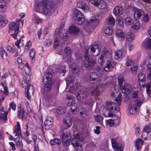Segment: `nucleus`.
Returning a JSON list of instances; mask_svg holds the SVG:
<instances>
[{
    "label": "nucleus",
    "mask_w": 151,
    "mask_h": 151,
    "mask_svg": "<svg viewBox=\"0 0 151 151\" xmlns=\"http://www.w3.org/2000/svg\"><path fill=\"white\" fill-rule=\"evenodd\" d=\"M104 86V85L101 81H98L88 88V94L86 91L81 90L78 93L76 96V98L78 100H82L87 97L88 94L98 96L100 95L101 88Z\"/></svg>",
    "instance_id": "f257e3e1"
},
{
    "label": "nucleus",
    "mask_w": 151,
    "mask_h": 151,
    "mask_svg": "<svg viewBox=\"0 0 151 151\" xmlns=\"http://www.w3.org/2000/svg\"><path fill=\"white\" fill-rule=\"evenodd\" d=\"M50 1L47 0L36 3L34 7V11L37 12L43 13L45 15L52 14L55 9L53 4Z\"/></svg>",
    "instance_id": "f03ea898"
},
{
    "label": "nucleus",
    "mask_w": 151,
    "mask_h": 151,
    "mask_svg": "<svg viewBox=\"0 0 151 151\" xmlns=\"http://www.w3.org/2000/svg\"><path fill=\"white\" fill-rule=\"evenodd\" d=\"M121 96L122 94L120 93L117 97L115 99V101L117 103V105L112 101H108L106 102V105L108 111L107 113L103 114L105 116L112 117L114 111H118L119 110V106L121 104Z\"/></svg>",
    "instance_id": "7ed1b4c3"
},
{
    "label": "nucleus",
    "mask_w": 151,
    "mask_h": 151,
    "mask_svg": "<svg viewBox=\"0 0 151 151\" xmlns=\"http://www.w3.org/2000/svg\"><path fill=\"white\" fill-rule=\"evenodd\" d=\"M63 26L61 25L60 27L57 29L55 32V40L54 42L55 47H57L60 43L59 40L61 38L63 40H67V31L63 29Z\"/></svg>",
    "instance_id": "20e7f679"
},
{
    "label": "nucleus",
    "mask_w": 151,
    "mask_h": 151,
    "mask_svg": "<svg viewBox=\"0 0 151 151\" xmlns=\"http://www.w3.org/2000/svg\"><path fill=\"white\" fill-rule=\"evenodd\" d=\"M53 72L50 69L47 71L45 73L42 81L45 84L44 87V91L47 92L50 91L52 86V78L53 76Z\"/></svg>",
    "instance_id": "39448f33"
},
{
    "label": "nucleus",
    "mask_w": 151,
    "mask_h": 151,
    "mask_svg": "<svg viewBox=\"0 0 151 151\" xmlns=\"http://www.w3.org/2000/svg\"><path fill=\"white\" fill-rule=\"evenodd\" d=\"M74 19L75 23L78 24H81L85 21L84 15L81 11L77 9L74 11Z\"/></svg>",
    "instance_id": "423d86ee"
},
{
    "label": "nucleus",
    "mask_w": 151,
    "mask_h": 151,
    "mask_svg": "<svg viewBox=\"0 0 151 151\" xmlns=\"http://www.w3.org/2000/svg\"><path fill=\"white\" fill-rule=\"evenodd\" d=\"M72 122L73 121L70 117H67L63 120V123L60 127L61 130L63 131L68 129L71 126Z\"/></svg>",
    "instance_id": "0eeeda50"
},
{
    "label": "nucleus",
    "mask_w": 151,
    "mask_h": 151,
    "mask_svg": "<svg viewBox=\"0 0 151 151\" xmlns=\"http://www.w3.org/2000/svg\"><path fill=\"white\" fill-rule=\"evenodd\" d=\"M71 137L69 133H63L62 137V144L65 147L69 145Z\"/></svg>",
    "instance_id": "6e6552de"
},
{
    "label": "nucleus",
    "mask_w": 151,
    "mask_h": 151,
    "mask_svg": "<svg viewBox=\"0 0 151 151\" xmlns=\"http://www.w3.org/2000/svg\"><path fill=\"white\" fill-rule=\"evenodd\" d=\"M112 145L115 151H122L123 149V145L121 143H118L115 139L111 140Z\"/></svg>",
    "instance_id": "1a4fd4ad"
},
{
    "label": "nucleus",
    "mask_w": 151,
    "mask_h": 151,
    "mask_svg": "<svg viewBox=\"0 0 151 151\" xmlns=\"http://www.w3.org/2000/svg\"><path fill=\"white\" fill-rule=\"evenodd\" d=\"M69 78H70L69 77H68L66 78L67 82L66 89L68 88L69 84L70 86L69 89L70 92L73 94H74L75 93L77 87L75 86H73V83L72 77H70V80L69 79Z\"/></svg>",
    "instance_id": "9d476101"
},
{
    "label": "nucleus",
    "mask_w": 151,
    "mask_h": 151,
    "mask_svg": "<svg viewBox=\"0 0 151 151\" xmlns=\"http://www.w3.org/2000/svg\"><path fill=\"white\" fill-rule=\"evenodd\" d=\"M90 52L94 56H97L101 52V49L95 45H92L90 46Z\"/></svg>",
    "instance_id": "9b49d317"
},
{
    "label": "nucleus",
    "mask_w": 151,
    "mask_h": 151,
    "mask_svg": "<svg viewBox=\"0 0 151 151\" xmlns=\"http://www.w3.org/2000/svg\"><path fill=\"white\" fill-rule=\"evenodd\" d=\"M96 63V61L94 60L90 59L89 58L85 59L83 61L84 66L88 69L92 68Z\"/></svg>",
    "instance_id": "f8f14e48"
},
{
    "label": "nucleus",
    "mask_w": 151,
    "mask_h": 151,
    "mask_svg": "<svg viewBox=\"0 0 151 151\" xmlns=\"http://www.w3.org/2000/svg\"><path fill=\"white\" fill-rule=\"evenodd\" d=\"M134 13V16L136 20L139 19L144 14L143 11L137 8H134L132 10Z\"/></svg>",
    "instance_id": "ddd939ff"
},
{
    "label": "nucleus",
    "mask_w": 151,
    "mask_h": 151,
    "mask_svg": "<svg viewBox=\"0 0 151 151\" xmlns=\"http://www.w3.org/2000/svg\"><path fill=\"white\" fill-rule=\"evenodd\" d=\"M73 135L74 137L72 139L71 142H72L73 140H75L76 142V141L78 143L83 141V138L82 134L80 132H75L74 133Z\"/></svg>",
    "instance_id": "4468645a"
},
{
    "label": "nucleus",
    "mask_w": 151,
    "mask_h": 151,
    "mask_svg": "<svg viewBox=\"0 0 151 151\" xmlns=\"http://www.w3.org/2000/svg\"><path fill=\"white\" fill-rule=\"evenodd\" d=\"M77 6L78 7L82 9L85 12H87L89 10V7L83 1H79L77 2Z\"/></svg>",
    "instance_id": "2eb2a0df"
},
{
    "label": "nucleus",
    "mask_w": 151,
    "mask_h": 151,
    "mask_svg": "<svg viewBox=\"0 0 151 151\" xmlns=\"http://www.w3.org/2000/svg\"><path fill=\"white\" fill-rule=\"evenodd\" d=\"M17 110V115L18 118L19 119L21 118L22 120L25 119L26 117V113L24 109L20 106L18 107Z\"/></svg>",
    "instance_id": "dca6fc26"
},
{
    "label": "nucleus",
    "mask_w": 151,
    "mask_h": 151,
    "mask_svg": "<svg viewBox=\"0 0 151 151\" xmlns=\"http://www.w3.org/2000/svg\"><path fill=\"white\" fill-rule=\"evenodd\" d=\"M122 88H120L122 90L123 93H128L129 92H131L132 91V86L127 83H125L124 86H122Z\"/></svg>",
    "instance_id": "f3484780"
},
{
    "label": "nucleus",
    "mask_w": 151,
    "mask_h": 151,
    "mask_svg": "<svg viewBox=\"0 0 151 151\" xmlns=\"http://www.w3.org/2000/svg\"><path fill=\"white\" fill-rule=\"evenodd\" d=\"M53 120L50 117L46 119L44 123L45 129H49L52 127Z\"/></svg>",
    "instance_id": "a211bd4d"
},
{
    "label": "nucleus",
    "mask_w": 151,
    "mask_h": 151,
    "mask_svg": "<svg viewBox=\"0 0 151 151\" xmlns=\"http://www.w3.org/2000/svg\"><path fill=\"white\" fill-rule=\"evenodd\" d=\"M11 35L15 40H17L18 39L24 38V35L23 31H19L17 32H15L14 33Z\"/></svg>",
    "instance_id": "6ab92c4d"
},
{
    "label": "nucleus",
    "mask_w": 151,
    "mask_h": 151,
    "mask_svg": "<svg viewBox=\"0 0 151 151\" xmlns=\"http://www.w3.org/2000/svg\"><path fill=\"white\" fill-rule=\"evenodd\" d=\"M73 140L71 142L72 145L73 146L74 148L77 151H83V148L82 144L80 143L81 142H78L75 140Z\"/></svg>",
    "instance_id": "aec40b11"
},
{
    "label": "nucleus",
    "mask_w": 151,
    "mask_h": 151,
    "mask_svg": "<svg viewBox=\"0 0 151 151\" xmlns=\"http://www.w3.org/2000/svg\"><path fill=\"white\" fill-rule=\"evenodd\" d=\"M27 91L25 94L26 96L27 99L29 100L30 99V96L29 94L31 93L33 94L34 91V87L33 86L31 85H29L26 87Z\"/></svg>",
    "instance_id": "412c9836"
},
{
    "label": "nucleus",
    "mask_w": 151,
    "mask_h": 151,
    "mask_svg": "<svg viewBox=\"0 0 151 151\" xmlns=\"http://www.w3.org/2000/svg\"><path fill=\"white\" fill-rule=\"evenodd\" d=\"M99 20L95 17H92L87 21V24L90 25L96 26L98 24Z\"/></svg>",
    "instance_id": "4be33fe9"
},
{
    "label": "nucleus",
    "mask_w": 151,
    "mask_h": 151,
    "mask_svg": "<svg viewBox=\"0 0 151 151\" xmlns=\"http://www.w3.org/2000/svg\"><path fill=\"white\" fill-rule=\"evenodd\" d=\"M20 23V22H18L15 23L12 22L11 23L9 24V28L11 30L14 31L15 32H17L19 30V24Z\"/></svg>",
    "instance_id": "5701e85b"
},
{
    "label": "nucleus",
    "mask_w": 151,
    "mask_h": 151,
    "mask_svg": "<svg viewBox=\"0 0 151 151\" xmlns=\"http://www.w3.org/2000/svg\"><path fill=\"white\" fill-rule=\"evenodd\" d=\"M114 63L110 60H108L105 65L104 70L106 71H110L114 68Z\"/></svg>",
    "instance_id": "b1692460"
},
{
    "label": "nucleus",
    "mask_w": 151,
    "mask_h": 151,
    "mask_svg": "<svg viewBox=\"0 0 151 151\" xmlns=\"http://www.w3.org/2000/svg\"><path fill=\"white\" fill-rule=\"evenodd\" d=\"M144 141L141 138L137 139L134 142V145L137 150H139L142 147V145L144 144Z\"/></svg>",
    "instance_id": "393cba45"
},
{
    "label": "nucleus",
    "mask_w": 151,
    "mask_h": 151,
    "mask_svg": "<svg viewBox=\"0 0 151 151\" xmlns=\"http://www.w3.org/2000/svg\"><path fill=\"white\" fill-rule=\"evenodd\" d=\"M144 131L142 132V136L143 138L145 139L146 138V136H144V132H146L147 134L151 132V124H149L148 125H145L143 128Z\"/></svg>",
    "instance_id": "a878e982"
},
{
    "label": "nucleus",
    "mask_w": 151,
    "mask_h": 151,
    "mask_svg": "<svg viewBox=\"0 0 151 151\" xmlns=\"http://www.w3.org/2000/svg\"><path fill=\"white\" fill-rule=\"evenodd\" d=\"M138 81L139 83V85L141 86L142 84H144L146 81V77L144 74L140 73L138 75Z\"/></svg>",
    "instance_id": "bb28decb"
},
{
    "label": "nucleus",
    "mask_w": 151,
    "mask_h": 151,
    "mask_svg": "<svg viewBox=\"0 0 151 151\" xmlns=\"http://www.w3.org/2000/svg\"><path fill=\"white\" fill-rule=\"evenodd\" d=\"M124 12V11L122 8L120 6L116 7L113 10V12L115 15L118 14L122 15Z\"/></svg>",
    "instance_id": "cd10ccee"
},
{
    "label": "nucleus",
    "mask_w": 151,
    "mask_h": 151,
    "mask_svg": "<svg viewBox=\"0 0 151 151\" xmlns=\"http://www.w3.org/2000/svg\"><path fill=\"white\" fill-rule=\"evenodd\" d=\"M143 43L144 46L146 49L149 50L151 48V39H146L144 41Z\"/></svg>",
    "instance_id": "c85d7f7f"
},
{
    "label": "nucleus",
    "mask_w": 151,
    "mask_h": 151,
    "mask_svg": "<svg viewBox=\"0 0 151 151\" xmlns=\"http://www.w3.org/2000/svg\"><path fill=\"white\" fill-rule=\"evenodd\" d=\"M79 31V29L78 27L74 26H70L69 29V32L73 34H75L78 33Z\"/></svg>",
    "instance_id": "c756f323"
},
{
    "label": "nucleus",
    "mask_w": 151,
    "mask_h": 151,
    "mask_svg": "<svg viewBox=\"0 0 151 151\" xmlns=\"http://www.w3.org/2000/svg\"><path fill=\"white\" fill-rule=\"evenodd\" d=\"M106 22L109 25H113L115 23V19L111 15H109L106 19Z\"/></svg>",
    "instance_id": "7c9ffc66"
},
{
    "label": "nucleus",
    "mask_w": 151,
    "mask_h": 151,
    "mask_svg": "<svg viewBox=\"0 0 151 151\" xmlns=\"http://www.w3.org/2000/svg\"><path fill=\"white\" fill-rule=\"evenodd\" d=\"M141 86L146 88L147 94L151 93V82H150L147 84H145V83H144V84H142Z\"/></svg>",
    "instance_id": "2f4dec72"
},
{
    "label": "nucleus",
    "mask_w": 151,
    "mask_h": 151,
    "mask_svg": "<svg viewBox=\"0 0 151 151\" xmlns=\"http://www.w3.org/2000/svg\"><path fill=\"white\" fill-rule=\"evenodd\" d=\"M98 78V75L96 72H92L90 74L89 77L90 81H96Z\"/></svg>",
    "instance_id": "473e14b6"
},
{
    "label": "nucleus",
    "mask_w": 151,
    "mask_h": 151,
    "mask_svg": "<svg viewBox=\"0 0 151 151\" xmlns=\"http://www.w3.org/2000/svg\"><path fill=\"white\" fill-rule=\"evenodd\" d=\"M16 144L17 148H18L20 150L23 149V143L20 137V138H18L17 140H16Z\"/></svg>",
    "instance_id": "72a5a7b5"
},
{
    "label": "nucleus",
    "mask_w": 151,
    "mask_h": 151,
    "mask_svg": "<svg viewBox=\"0 0 151 151\" xmlns=\"http://www.w3.org/2000/svg\"><path fill=\"white\" fill-rule=\"evenodd\" d=\"M29 56L30 59L32 62H34L35 60V52L33 48H31L29 50Z\"/></svg>",
    "instance_id": "f704fd0d"
},
{
    "label": "nucleus",
    "mask_w": 151,
    "mask_h": 151,
    "mask_svg": "<svg viewBox=\"0 0 151 151\" xmlns=\"http://www.w3.org/2000/svg\"><path fill=\"white\" fill-rule=\"evenodd\" d=\"M104 32L106 35L111 36L113 34V29L111 27H107L104 30Z\"/></svg>",
    "instance_id": "c9c22d12"
},
{
    "label": "nucleus",
    "mask_w": 151,
    "mask_h": 151,
    "mask_svg": "<svg viewBox=\"0 0 151 151\" xmlns=\"http://www.w3.org/2000/svg\"><path fill=\"white\" fill-rule=\"evenodd\" d=\"M106 4L103 0H99L97 7L100 9H104L106 7Z\"/></svg>",
    "instance_id": "e433bc0d"
},
{
    "label": "nucleus",
    "mask_w": 151,
    "mask_h": 151,
    "mask_svg": "<svg viewBox=\"0 0 151 151\" xmlns=\"http://www.w3.org/2000/svg\"><path fill=\"white\" fill-rule=\"evenodd\" d=\"M14 133H16L15 134V137L17 136V137H19V138L21 137V130L19 126H17L16 127H15V129L14 131Z\"/></svg>",
    "instance_id": "4c0bfd02"
},
{
    "label": "nucleus",
    "mask_w": 151,
    "mask_h": 151,
    "mask_svg": "<svg viewBox=\"0 0 151 151\" xmlns=\"http://www.w3.org/2000/svg\"><path fill=\"white\" fill-rule=\"evenodd\" d=\"M118 81L120 88H122L123 84L124 81V77L121 75H120L118 77Z\"/></svg>",
    "instance_id": "58836bf2"
},
{
    "label": "nucleus",
    "mask_w": 151,
    "mask_h": 151,
    "mask_svg": "<svg viewBox=\"0 0 151 151\" xmlns=\"http://www.w3.org/2000/svg\"><path fill=\"white\" fill-rule=\"evenodd\" d=\"M116 35L117 37L121 39H124L125 37L124 33L120 29H118L117 31Z\"/></svg>",
    "instance_id": "ea45409f"
},
{
    "label": "nucleus",
    "mask_w": 151,
    "mask_h": 151,
    "mask_svg": "<svg viewBox=\"0 0 151 151\" xmlns=\"http://www.w3.org/2000/svg\"><path fill=\"white\" fill-rule=\"evenodd\" d=\"M118 113L119 114L118 115H117L116 114L114 116V119L115 122V123L117 124H119L120 121V112H119V111H117Z\"/></svg>",
    "instance_id": "a19ab883"
},
{
    "label": "nucleus",
    "mask_w": 151,
    "mask_h": 151,
    "mask_svg": "<svg viewBox=\"0 0 151 151\" xmlns=\"http://www.w3.org/2000/svg\"><path fill=\"white\" fill-rule=\"evenodd\" d=\"M134 39V36L133 34L131 32H129L127 33L126 36V40L129 42L133 40Z\"/></svg>",
    "instance_id": "79ce46f5"
},
{
    "label": "nucleus",
    "mask_w": 151,
    "mask_h": 151,
    "mask_svg": "<svg viewBox=\"0 0 151 151\" xmlns=\"http://www.w3.org/2000/svg\"><path fill=\"white\" fill-rule=\"evenodd\" d=\"M61 140L59 139L55 138L51 140L50 142V144L53 145L55 144L60 145L61 144Z\"/></svg>",
    "instance_id": "37998d69"
},
{
    "label": "nucleus",
    "mask_w": 151,
    "mask_h": 151,
    "mask_svg": "<svg viewBox=\"0 0 151 151\" xmlns=\"http://www.w3.org/2000/svg\"><path fill=\"white\" fill-rule=\"evenodd\" d=\"M114 58L116 60L118 59L122 55V52L120 50H116L115 52Z\"/></svg>",
    "instance_id": "c03bdc74"
},
{
    "label": "nucleus",
    "mask_w": 151,
    "mask_h": 151,
    "mask_svg": "<svg viewBox=\"0 0 151 151\" xmlns=\"http://www.w3.org/2000/svg\"><path fill=\"white\" fill-rule=\"evenodd\" d=\"M65 66H61L59 67V72L60 76H64L66 71L65 70Z\"/></svg>",
    "instance_id": "a18cd8bd"
},
{
    "label": "nucleus",
    "mask_w": 151,
    "mask_h": 151,
    "mask_svg": "<svg viewBox=\"0 0 151 151\" xmlns=\"http://www.w3.org/2000/svg\"><path fill=\"white\" fill-rule=\"evenodd\" d=\"M70 108L73 114L76 113L77 109V104L76 103L72 104Z\"/></svg>",
    "instance_id": "49530a36"
},
{
    "label": "nucleus",
    "mask_w": 151,
    "mask_h": 151,
    "mask_svg": "<svg viewBox=\"0 0 151 151\" xmlns=\"http://www.w3.org/2000/svg\"><path fill=\"white\" fill-rule=\"evenodd\" d=\"M116 23L120 27H122L124 25L123 19L121 17L117 18L116 20Z\"/></svg>",
    "instance_id": "de8ad7c7"
},
{
    "label": "nucleus",
    "mask_w": 151,
    "mask_h": 151,
    "mask_svg": "<svg viewBox=\"0 0 151 151\" xmlns=\"http://www.w3.org/2000/svg\"><path fill=\"white\" fill-rule=\"evenodd\" d=\"M32 42L30 40L28 41L26 44L24 48V50L25 51H28L31 46Z\"/></svg>",
    "instance_id": "09e8293b"
},
{
    "label": "nucleus",
    "mask_w": 151,
    "mask_h": 151,
    "mask_svg": "<svg viewBox=\"0 0 151 151\" xmlns=\"http://www.w3.org/2000/svg\"><path fill=\"white\" fill-rule=\"evenodd\" d=\"M125 23L127 24L131 25L133 24L134 21L131 18L129 17H127L125 18Z\"/></svg>",
    "instance_id": "8fccbe9b"
},
{
    "label": "nucleus",
    "mask_w": 151,
    "mask_h": 151,
    "mask_svg": "<svg viewBox=\"0 0 151 151\" xmlns=\"http://www.w3.org/2000/svg\"><path fill=\"white\" fill-rule=\"evenodd\" d=\"M95 120L98 122H101L103 119V116L100 115H97L94 116Z\"/></svg>",
    "instance_id": "3c124183"
},
{
    "label": "nucleus",
    "mask_w": 151,
    "mask_h": 151,
    "mask_svg": "<svg viewBox=\"0 0 151 151\" xmlns=\"http://www.w3.org/2000/svg\"><path fill=\"white\" fill-rule=\"evenodd\" d=\"M64 50L66 56L69 57L71 56V50L69 47L67 46L65 47Z\"/></svg>",
    "instance_id": "603ef678"
},
{
    "label": "nucleus",
    "mask_w": 151,
    "mask_h": 151,
    "mask_svg": "<svg viewBox=\"0 0 151 151\" xmlns=\"http://www.w3.org/2000/svg\"><path fill=\"white\" fill-rule=\"evenodd\" d=\"M129 110V113L132 114H134L138 111L137 108L134 107L133 106L131 107Z\"/></svg>",
    "instance_id": "864d4df0"
},
{
    "label": "nucleus",
    "mask_w": 151,
    "mask_h": 151,
    "mask_svg": "<svg viewBox=\"0 0 151 151\" xmlns=\"http://www.w3.org/2000/svg\"><path fill=\"white\" fill-rule=\"evenodd\" d=\"M142 103V102H141L140 101H134V104L133 106H134V107L136 108H137V109L138 110V109H139V107H140Z\"/></svg>",
    "instance_id": "5fc2aeb1"
},
{
    "label": "nucleus",
    "mask_w": 151,
    "mask_h": 151,
    "mask_svg": "<svg viewBox=\"0 0 151 151\" xmlns=\"http://www.w3.org/2000/svg\"><path fill=\"white\" fill-rule=\"evenodd\" d=\"M8 112H6L4 114H1L0 115V119L1 120L5 121L7 119Z\"/></svg>",
    "instance_id": "6e6d98bb"
},
{
    "label": "nucleus",
    "mask_w": 151,
    "mask_h": 151,
    "mask_svg": "<svg viewBox=\"0 0 151 151\" xmlns=\"http://www.w3.org/2000/svg\"><path fill=\"white\" fill-rule=\"evenodd\" d=\"M23 75L24 76L23 79L24 80H26L29 82L30 80V76L29 73L25 72L24 73H23Z\"/></svg>",
    "instance_id": "4d7b16f0"
},
{
    "label": "nucleus",
    "mask_w": 151,
    "mask_h": 151,
    "mask_svg": "<svg viewBox=\"0 0 151 151\" xmlns=\"http://www.w3.org/2000/svg\"><path fill=\"white\" fill-rule=\"evenodd\" d=\"M56 112L59 114H62L65 112V110L62 108L59 107L56 109Z\"/></svg>",
    "instance_id": "13d9d810"
},
{
    "label": "nucleus",
    "mask_w": 151,
    "mask_h": 151,
    "mask_svg": "<svg viewBox=\"0 0 151 151\" xmlns=\"http://www.w3.org/2000/svg\"><path fill=\"white\" fill-rule=\"evenodd\" d=\"M28 81H27L26 80H24L23 79V81H20V84L21 86L24 88L26 87L28 85L27 82Z\"/></svg>",
    "instance_id": "bf43d9fd"
},
{
    "label": "nucleus",
    "mask_w": 151,
    "mask_h": 151,
    "mask_svg": "<svg viewBox=\"0 0 151 151\" xmlns=\"http://www.w3.org/2000/svg\"><path fill=\"white\" fill-rule=\"evenodd\" d=\"M8 22V20L5 18H4L0 22V25L3 27H4Z\"/></svg>",
    "instance_id": "052dcab7"
},
{
    "label": "nucleus",
    "mask_w": 151,
    "mask_h": 151,
    "mask_svg": "<svg viewBox=\"0 0 151 151\" xmlns=\"http://www.w3.org/2000/svg\"><path fill=\"white\" fill-rule=\"evenodd\" d=\"M0 54L2 58H3L4 57H6L7 55V53L3 48H1L0 49Z\"/></svg>",
    "instance_id": "680f3d73"
},
{
    "label": "nucleus",
    "mask_w": 151,
    "mask_h": 151,
    "mask_svg": "<svg viewBox=\"0 0 151 151\" xmlns=\"http://www.w3.org/2000/svg\"><path fill=\"white\" fill-rule=\"evenodd\" d=\"M9 108L8 111H9L12 108L13 110H15L16 109V105L15 103L13 102L11 103L9 105Z\"/></svg>",
    "instance_id": "e2e57ef3"
},
{
    "label": "nucleus",
    "mask_w": 151,
    "mask_h": 151,
    "mask_svg": "<svg viewBox=\"0 0 151 151\" xmlns=\"http://www.w3.org/2000/svg\"><path fill=\"white\" fill-rule=\"evenodd\" d=\"M6 49L8 51L11 53H14L15 52V50L14 49L9 45H7Z\"/></svg>",
    "instance_id": "0e129e2a"
},
{
    "label": "nucleus",
    "mask_w": 151,
    "mask_h": 151,
    "mask_svg": "<svg viewBox=\"0 0 151 151\" xmlns=\"http://www.w3.org/2000/svg\"><path fill=\"white\" fill-rule=\"evenodd\" d=\"M33 21L35 23L37 24L41 22L40 19L36 16L34 17Z\"/></svg>",
    "instance_id": "69168bd1"
},
{
    "label": "nucleus",
    "mask_w": 151,
    "mask_h": 151,
    "mask_svg": "<svg viewBox=\"0 0 151 151\" xmlns=\"http://www.w3.org/2000/svg\"><path fill=\"white\" fill-rule=\"evenodd\" d=\"M139 95V92L137 91H135L133 92L132 94V96L133 98H138Z\"/></svg>",
    "instance_id": "338daca9"
},
{
    "label": "nucleus",
    "mask_w": 151,
    "mask_h": 151,
    "mask_svg": "<svg viewBox=\"0 0 151 151\" xmlns=\"http://www.w3.org/2000/svg\"><path fill=\"white\" fill-rule=\"evenodd\" d=\"M99 0H90V3L93 5L97 7Z\"/></svg>",
    "instance_id": "774afa93"
}]
</instances>
